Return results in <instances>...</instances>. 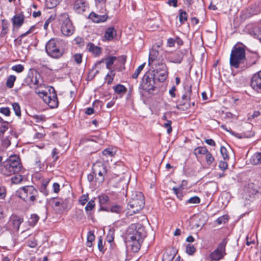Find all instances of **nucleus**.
Listing matches in <instances>:
<instances>
[{"label": "nucleus", "mask_w": 261, "mask_h": 261, "mask_svg": "<svg viewBox=\"0 0 261 261\" xmlns=\"http://www.w3.org/2000/svg\"><path fill=\"white\" fill-rule=\"evenodd\" d=\"M250 34L261 42V24L254 27L250 32Z\"/></svg>", "instance_id": "26"}, {"label": "nucleus", "mask_w": 261, "mask_h": 261, "mask_svg": "<svg viewBox=\"0 0 261 261\" xmlns=\"http://www.w3.org/2000/svg\"><path fill=\"white\" fill-rule=\"evenodd\" d=\"M8 23L5 22L4 20L2 21V30L0 33V36L1 37H4L8 32Z\"/></svg>", "instance_id": "36"}, {"label": "nucleus", "mask_w": 261, "mask_h": 261, "mask_svg": "<svg viewBox=\"0 0 261 261\" xmlns=\"http://www.w3.org/2000/svg\"><path fill=\"white\" fill-rule=\"evenodd\" d=\"M74 61L77 64H80L82 62V55L81 54H76L73 57Z\"/></svg>", "instance_id": "50"}, {"label": "nucleus", "mask_w": 261, "mask_h": 261, "mask_svg": "<svg viewBox=\"0 0 261 261\" xmlns=\"http://www.w3.org/2000/svg\"><path fill=\"white\" fill-rule=\"evenodd\" d=\"M39 217L36 214H32L29 219L28 222L31 226H34L39 220Z\"/></svg>", "instance_id": "37"}, {"label": "nucleus", "mask_w": 261, "mask_h": 261, "mask_svg": "<svg viewBox=\"0 0 261 261\" xmlns=\"http://www.w3.org/2000/svg\"><path fill=\"white\" fill-rule=\"evenodd\" d=\"M254 134L252 132H249L247 133H243L241 134H236L234 136L239 139H241L243 138H250L254 136Z\"/></svg>", "instance_id": "38"}, {"label": "nucleus", "mask_w": 261, "mask_h": 261, "mask_svg": "<svg viewBox=\"0 0 261 261\" xmlns=\"http://www.w3.org/2000/svg\"><path fill=\"white\" fill-rule=\"evenodd\" d=\"M102 210L106 211L107 212H110L113 213H116L117 214H120L123 213V207L122 205L119 204H115L112 205L110 208H101Z\"/></svg>", "instance_id": "23"}, {"label": "nucleus", "mask_w": 261, "mask_h": 261, "mask_svg": "<svg viewBox=\"0 0 261 261\" xmlns=\"http://www.w3.org/2000/svg\"><path fill=\"white\" fill-rule=\"evenodd\" d=\"M115 75V73L114 72V71L112 70H110L107 73L105 77V80L108 84H110L112 83Z\"/></svg>", "instance_id": "33"}, {"label": "nucleus", "mask_w": 261, "mask_h": 261, "mask_svg": "<svg viewBox=\"0 0 261 261\" xmlns=\"http://www.w3.org/2000/svg\"><path fill=\"white\" fill-rule=\"evenodd\" d=\"M12 69L13 71H15L18 73H20L23 71L24 67L23 65H22L21 64H18L16 65L13 66L12 67Z\"/></svg>", "instance_id": "49"}, {"label": "nucleus", "mask_w": 261, "mask_h": 261, "mask_svg": "<svg viewBox=\"0 0 261 261\" xmlns=\"http://www.w3.org/2000/svg\"><path fill=\"white\" fill-rule=\"evenodd\" d=\"M114 91L116 93L118 94H124L126 91V88L121 84H118L114 88Z\"/></svg>", "instance_id": "32"}, {"label": "nucleus", "mask_w": 261, "mask_h": 261, "mask_svg": "<svg viewBox=\"0 0 261 261\" xmlns=\"http://www.w3.org/2000/svg\"><path fill=\"white\" fill-rule=\"evenodd\" d=\"M250 86L256 92L261 94V70L253 75Z\"/></svg>", "instance_id": "13"}, {"label": "nucleus", "mask_w": 261, "mask_h": 261, "mask_svg": "<svg viewBox=\"0 0 261 261\" xmlns=\"http://www.w3.org/2000/svg\"><path fill=\"white\" fill-rule=\"evenodd\" d=\"M144 204V198L142 193L140 192H136L132 195V198L128 203V206L132 208L133 213H137L142 210Z\"/></svg>", "instance_id": "7"}, {"label": "nucleus", "mask_w": 261, "mask_h": 261, "mask_svg": "<svg viewBox=\"0 0 261 261\" xmlns=\"http://www.w3.org/2000/svg\"><path fill=\"white\" fill-rule=\"evenodd\" d=\"M24 16L22 14H16L12 18L13 25L19 28L24 22Z\"/></svg>", "instance_id": "19"}, {"label": "nucleus", "mask_w": 261, "mask_h": 261, "mask_svg": "<svg viewBox=\"0 0 261 261\" xmlns=\"http://www.w3.org/2000/svg\"><path fill=\"white\" fill-rule=\"evenodd\" d=\"M146 237V232L143 227L136 228L132 234H130L129 239L133 242L132 244L133 249L137 252L139 250L141 243Z\"/></svg>", "instance_id": "6"}, {"label": "nucleus", "mask_w": 261, "mask_h": 261, "mask_svg": "<svg viewBox=\"0 0 261 261\" xmlns=\"http://www.w3.org/2000/svg\"><path fill=\"white\" fill-rule=\"evenodd\" d=\"M116 30L113 27H109L106 29L104 36L107 40L111 41L116 37Z\"/></svg>", "instance_id": "21"}, {"label": "nucleus", "mask_w": 261, "mask_h": 261, "mask_svg": "<svg viewBox=\"0 0 261 261\" xmlns=\"http://www.w3.org/2000/svg\"><path fill=\"white\" fill-rule=\"evenodd\" d=\"M12 108L15 112V115L18 117L21 116V110L20 106L18 103L15 102L12 104Z\"/></svg>", "instance_id": "40"}, {"label": "nucleus", "mask_w": 261, "mask_h": 261, "mask_svg": "<svg viewBox=\"0 0 261 261\" xmlns=\"http://www.w3.org/2000/svg\"><path fill=\"white\" fill-rule=\"evenodd\" d=\"M184 54L182 51H177L171 57V62L175 63H180L183 59Z\"/></svg>", "instance_id": "24"}, {"label": "nucleus", "mask_w": 261, "mask_h": 261, "mask_svg": "<svg viewBox=\"0 0 261 261\" xmlns=\"http://www.w3.org/2000/svg\"><path fill=\"white\" fill-rule=\"evenodd\" d=\"M89 18L94 22L99 23L106 21L108 16L107 14L99 15L94 12H91L89 15Z\"/></svg>", "instance_id": "16"}, {"label": "nucleus", "mask_w": 261, "mask_h": 261, "mask_svg": "<svg viewBox=\"0 0 261 261\" xmlns=\"http://www.w3.org/2000/svg\"><path fill=\"white\" fill-rule=\"evenodd\" d=\"M207 149L205 147H198L194 150V154L197 156L200 154H205L207 152Z\"/></svg>", "instance_id": "30"}, {"label": "nucleus", "mask_w": 261, "mask_h": 261, "mask_svg": "<svg viewBox=\"0 0 261 261\" xmlns=\"http://www.w3.org/2000/svg\"><path fill=\"white\" fill-rule=\"evenodd\" d=\"M205 159L208 165H211L214 161V158L208 151L205 153Z\"/></svg>", "instance_id": "45"}, {"label": "nucleus", "mask_w": 261, "mask_h": 261, "mask_svg": "<svg viewBox=\"0 0 261 261\" xmlns=\"http://www.w3.org/2000/svg\"><path fill=\"white\" fill-rule=\"evenodd\" d=\"M22 168V166L19 157L16 155H12L7 160L2 163L0 170L3 175L11 176L19 173Z\"/></svg>", "instance_id": "1"}, {"label": "nucleus", "mask_w": 261, "mask_h": 261, "mask_svg": "<svg viewBox=\"0 0 261 261\" xmlns=\"http://www.w3.org/2000/svg\"><path fill=\"white\" fill-rule=\"evenodd\" d=\"M87 4L84 0H76L73 4L74 10L77 13H82L86 10Z\"/></svg>", "instance_id": "17"}, {"label": "nucleus", "mask_w": 261, "mask_h": 261, "mask_svg": "<svg viewBox=\"0 0 261 261\" xmlns=\"http://www.w3.org/2000/svg\"><path fill=\"white\" fill-rule=\"evenodd\" d=\"M11 144V142L8 139H4L2 141V145L4 147L7 148Z\"/></svg>", "instance_id": "64"}, {"label": "nucleus", "mask_w": 261, "mask_h": 261, "mask_svg": "<svg viewBox=\"0 0 261 261\" xmlns=\"http://www.w3.org/2000/svg\"><path fill=\"white\" fill-rule=\"evenodd\" d=\"M53 191L55 193H58L60 191V185L57 182L54 183L53 185Z\"/></svg>", "instance_id": "62"}, {"label": "nucleus", "mask_w": 261, "mask_h": 261, "mask_svg": "<svg viewBox=\"0 0 261 261\" xmlns=\"http://www.w3.org/2000/svg\"><path fill=\"white\" fill-rule=\"evenodd\" d=\"M93 173L96 179L101 182L104 180L105 175L107 173L106 166L101 162L94 164L92 168Z\"/></svg>", "instance_id": "12"}, {"label": "nucleus", "mask_w": 261, "mask_h": 261, "mask_svg": "<svg viewBox=\"0 0 261 261\" xmlns=\"http://www.w3.org/2000/svg\"><path fill=\"white\" fill-rule=\"evenodd\" d=\"M162 60H160L159 57V52L154 49H152L150 51L148 65L150 66L162 63Z\"/></svg>", "instance_id": "15"}, {"label": "nucleus", "mask_w": 261, "mask_h": 261, "mask_svg": "<svg viewBox=\"0 0 261 261\" xmlns=\"http://www.w3.org/2000/svg\"><path fill=\"white\" fill-rule=\"evenodd\" d=\"M227 239H224L220 242L217 248L211 254V258L213 261H219L226 255L225 248L227 243Z\"/></svg>", "instance_id": "11"}, {"label": "nucleus", "mask_w": 261, "mask_h": 261, "mask_svg": "<svg viewBox=\"0 0 261 261\" xmlns=\"http://www.w3.org/2000/svg\"><path fill=\"white\" fill-rule=\"evenodd\" d=\"M192 90H191V86H190L189 87H188L187 91L186 92L185 94H184L182 96V99H186L187 98H189V99L191 98V95Z\"/></svg>", "instance_id": "52"}, {"label": "nucleus", "mask_w": 261, "mask_h": 261, "mask_svg": "<svg viewBox=\"0 0 261 261\" xmlns=\"http://www.w3.org/2000/svg\"><path fill=\"white\" fill-rule=\"evenodd\" d=\"M61 203V200L54 199L53 201V206L54 208H57L58 207L60 206Z\"/></svg>", "instance_id": "60"}, {"label": "nucleus", "mask_w": 261, "mask_h": 261, "mask_svg": "<svg viewBox=\"0 0 261 261\" xmlns=\"http://www.w3.org/2000/svg\"><path fill=\"white\" fill-rule=\"evenodd\" d=\"M117 150L116 148L109 147L104 149L102 152V155L106 158H110L111 160L116 154Z\"/></svg>", "instance_id": "25"}, {"label": "nucleus", "mask_w": 261, "mask_h": 261, "mask_svg": "<svg viewBox=\"0 0 261 261\" xmlns=\"http://www.w3.org/2000/svg\"><path fill=\"white\" fill-rule=\"evenodd\" d=\"M98 249L100 252H104L105 249L104 247L102 244V238L101 237H98Z\"/></svg>", "instance_id": "54"}, {"label": "nucleus", "mask_w": 261, "mask_h": 261, "mask_svg": "<svg viewBox=\"0 0 261 261\" xmlns=\"http://www.w3.org/2000/svg\"><path fill=\"white\" fill-rule=\"evenodd\" d=\"M172 190H173L174 193L176 195L177 198L181 200L182 198L183 197V195H182V192H181L179 191V189L178 188L174 187V188H173Z\"/></svg>", "instance_id": "51"}, {"label": "nucleus", "mask_w": 261, "mask_h": 261, "mask_svg": "<svg viewBox=\"0 0 261 261\" xmlns=\"http://www.w3.org/2000/svg\"><path fill=\"white\" fill-rule=\"evenodd\" d=\"M145 63H143L140 65L137 69L135 70L134 73L132 75V77L133 79H137L140 74V73L141 72V71L143 70V68L144 67Z\"/></svg>", "instance_id": "44"}, {"label": "nucleus", "mask_w": 261, "mask_h": 261, "mask_svg": "<svg viewBox=\"0 0 261 261\" xmlns=\"http://www.w3.org/2000/svg\"><path fill=\"white\" fill-rule=\"evenodd\" d=\"M23 179V177L21 175H16L11 177V181L13 184H19Z\"/></svg>", "instance_id": "43"}, {"label": "nucleus", "mask_w": 261, "mask_h": 261, "mask_svg": "<svg viewBox=\"0 0 261 261\" xmlns=\"http://www.w3.org/2000/svg\"><path fill=\"white\" fill-rule=\"evenodd\" d=\"M10 222L13 226V228L17 231L19 229L20 225L23 222V219L18 216L14 215L11 217Z\"/></svg>", "instance_id": "22"}, {"label": "nucleus", "mask_w": 261, "mask_h": 261, "mask_svg": "<svg viewBox=\"0 0 261 261\" xmlns=\"http://www.w3.org/2000/svg\"><path fill=\"white\" fill-rule=\"evenodd\" d=\"M95 207V202L93 200H91L88 202L87 205L85 207V210L88 211H91Z\"/></svg>", "instance_id": "48"}, {"label": "nucleus", "mask_w": 261, "mask_h": 261, "mask_svg": "<svg viewBox=\"0 0 261 261\" xmlns=\"http://www.w3.org/2000/svg\"><path fill=\"white\" fill-rule=\"evenodd\" d=\"M219 167L223 171L226 170L228 168V164L225 161H220L219 164Z\"/></svg>", "instance_id": "57"}, {"label": "nucleus", "mask_w": 261, "mask_h": 261, "mask_svg": "<svg viewBox=\"0 0 261 261\" xmlns=\"http://www.w3.org/2000/svg\"><path fill=\"white\" fill-rule=\"evenodd\" d=\"M58 40L52 39L49 40L45 45V50L47 55L53 58L58 59L64 54V50L60 48Z\"/></svg>", "instance_id": "5"}, {"label": "nucleus", "mask_w": 261, "mask_h": 261, "mask_svg": "<svg viewBox=\"0 0 261 261\" xmlns=\"http://www.w3.org/2000/svg\"><path fill=\"white\" fill-rule=\"evenodd\" d=\"M200 202V199L198 196H193L191 197L188 200H187L186 202V204L190 203V204H198Z\"/></svg>", "instance_id": "41"}, {"label": "nucleus", "mask_w": 261, "mask_h": 261, "mask_svg": "<svg viewBox=\"0 0 261 261\" xmlns=\"http://www.w3.org/2000/svg\"><path fill=\"white\" fill-rule=\"evenodd\" d=\"M8 129V123L3 124L0 127V137L4 136L5 132Z\"/></svg>", "instance_id": "53"}, {"label": "nucleus", "mask_w": 261, "mask_h": 261, "mask_svg": "<svg viewBox=\"0 0 261 261\" xmlns=\"http://www.w3.org/2000/svg\"><path fill=\"white\" fill-rule=\"evenodd\" d=\"M98 198L100 205L106 204L109 200V196L105 194L99 196Z\"/></svg>", "instance_id": "42"}, {"label": "nucleus", "mask_w": 261, "mask_h": 261, "mask_svg": "<svg viewBox=\"0 0 261 261\" xmlns=\"http://www.w3.org/2000/svg\"><path fill=\"white\" fill-rule=\"evenodd\" d=\"M113 186L116 188H118L119 190H124V187L126 186V183L124 180L120 178L118 179L115 184H113Z\"/></svg>", "instance_id": "29"}, {"label": "nucleus", "mask_w": 261, "mask_h": 261, "mask_svg": "<svg viewBox=\"0 0 261 261\" xmlns=\"http://www.w3.org/2000/svg\"><path fill=\"white\" fill-rule=\"evenodd\" d=\"M220 152L224 160H228L229 156L227 153L226 148L224 146H221L220 148Z\"/></svg>", "instance_id": "46"}, {"label": "nucleus", "mask_w": 261, "mask_h": 261, "mask_svg": "<svg viewBox=\"0 0 261 261\" xmlns=\"http://www.w3.org/2000/svg\"><path fill=\"white\" fill-rule=\"evenodd\" d=\"M34 118L36 120V121L37 122L45 121V117L43 115H36L34 117Z\"/></svg>", "instance_id": "61"}, {"label": "nucleus", "mask_w": 261, "mask_h": 261, "mask_svg": "<svg viewBox=\"0 0 261 261\" xmlns=\"http://www.w3.org/2000/svg\"><path fill=\"white\" fill-rule=\"evenodd\" d=\"M44 86L41 84H38L36 87L33 88L35 89V92L43 100L47 103L51 108H56L58 106L59 102L58 100L57 93L53 87H50L49 89V94L43 90L40 89Z\"/></svg>", "instance_id": "2"}, {"label": "nucleus", "mask_w": 261, "mask_h": 261, "mask_svg": "<svg viewBox=\"0 0 261 261\" xmlns=\"http://www.w3.org/2000/svg\"><path fill=\"white\" fill-rule=\"evenodd\" d=\"M16 77L15 75H11L8 76L6 81V85L9 88H12L13 86Z\"/></svg>", "instance_id": "31"}, {"label": "nucleus", "mask_w": 261, "mask_h": 261, "mask_svg": "<svg viewBox=\"0 0 261 261\" xmlns=\"http://www.w3.org/2000/svg\"><path fill=\"white\" fill-rule=\"evenodd\" d=\"M153 69L152 75L159 82H164L168 76V70L166 65L162 62L151 66Z\"/></svg>", "instance_id": "9"}, {"label": "nucleus", "mask_w": 261, "mask_h": 261, "mask_svg": "<svg viewBox=\"0 0 261 261\" xmlns=\"http://www.w3.org/2000/svg\"><path fill=\"white\" fill-rule=\"evenodd\" d=\"M156 80L152 75V73L147 72L143 76L139 88L149 93L154 91L156 88Z\"/></svg>", "instance_id": "8"}, {"label": "nucleus", "mask_w": 261, "mask_h": 261, "mask_svg": "<svg viewBox=\"0 0 261 261\" xmlns=\"http://www.w3.org/2000/svg\"><path fill=\"white\" fill-rule=\"evenodd\" d=\"M195 251H196V248L194 246V245H191V244H188L186 246V252L188 254H189L190 255H192L194 254V253L195 252Z\"/></svg>", "instance_id": "39"}, {"label": "nucleus", "mask_w": 261, "mask_h": 261, "mask_svg": "<svg viewBox=\"0 0 261 261\" xmlns=\"http://www.w3.org/2000/svg\"><path fill=\"white\" fill-rule=\"evenodd\" d=\"M172 121L171 120H167V122L164 124V127L167 128L168 134H170L172 131L171 127Z\"/></svg>", "instance_id": "47"}, {"label": "nucleus", "mask_w": 261, "mask_h": 261, "mask_svg": "<svg viewBox=\"0 0 261 261\" xmlns=\"http://www.w3.org/2000/svg\"><path fill=\"white\" fill-rule=\"evenodd\" d=\"M19 197L30 204H33L38 195V191L33 186L21 187L17 191Z\"/></svg>", "instance_id": "4"}, {"label": "nucleus", "mask_w": 261, "mask_h": 261, "mask_svg": "<svg viewBox=\"0 0 261 261\" xmlns=\"http://www.w3.org/2000/svg\"><path fill=\"white\" fill-rule=\"evenodd\" d=\"M49 181V179L43 180L40 188V191L45 196L47 195L48 194V191L47 189V186L48 184Z\"/></svg>", "instance_id": "28"}, {"label": "nucleus", "mask_w": 261, "mask_h": 261, "mask_svg": "<svg viewBox=\"0 0 261 261\" xmlns=\"http://www.w3.org/2000/svg\"><path fill=\"white\" fill-rule=\"evenodd\" d=\"M38 76L40 75L35 72H29L24 80V83L29 86L31 88H33L34 87L38 85L39 84V81L38 80Z\"/></svg>", "instance_id": "14"}, {"label": "nucleus", "mask_w": 261, "mask_h": 261, "mask_svg": "<svg viewBox=\"0 0 261 261\" xmlns=\"http://www.w3.org/2000/svg\"><path fill=\"white\" fill-rule=\"evenodd\" d=\"M94 239L95 235L94 234L93 232L89 231L87 234V246L89 247H91L92 245V242L94 240Z\"/></svg>", "instance_id": "35"}, {"label": "nucleus", "mask_w": 261, "mask_h": 261, "mask_svg": "<svg viewBox=\"0 0 261 261\" xmlns=\"http://www.w3.org/2000/svg\"><path fill=\"white\" fill-rule=\"evenodd\" d=\"M246 61L245 49L244 47L239 45H234L230 54V65L232 68L238 69L242 68L241 66L244 64Z\"/></svg>", "instance_id": "3"}, {"label": "nucleus", "mask_w": 261, "mask_h": 261, "mask_svg": "<svg viewBox=\"0 0 261 261\" xmlns=\"http://www.w3.org/2000/svg\"><path fill=\"white\" fill-rule=\"evenodd\" d=\"M117 58L116 57L109 56L107 58L102 59L99 61H98L95 65L100 64L101 63L105 62L106 65V68L109 70H111V66L114 64V62L116 60Z\"/></svg>", "instance_id": "18"}, {"label": "nucleus", "mask_w": 261, "mask_h": 261, "mask_svg": "<svg viewBox=\"0 0 261 261\" xmlns=\"http://www.w3.org/2000/svg\"><path fill=\"white\" fill-rule=\"evenodd\" d=\"M0 113L5 115L6 116H9L10 115V109L8 107L0 108Z\"/></svg>", "instance_id": "55"}, {"label": "nucleus", "mask_w": 261, "mask_h": 261, "mask_svg": "<svg viewBox=\"0 0 261 261\" xmlns=\"http://www.w3.org/2000/svg\"><path fill=\"white\" fill-rule=\"evenodd\" d=\"M42 167L43 164L41 163L40 159L39 158H37L35 163V168L40 170Z\"/></svg>", "instance_id": "58"}, {"label": "nucleus", "mask_w": 261, "mask_h": 261, "mask_svg": "<svg viewBox=\"0 0 261 261\" xmlns=\"http://www.w3.org/2000/svg\"><path fill=\"white\" fill-rule=\"evenodd\" d=\"M59 21L62 24L61 32L64 36H69L74 33V27L67 13L61 14L59 16Z\"/></svg>", "instance_id": "10"}, {"label": "nucleus", "mask_w": 261, "mask_h": 261, "mask_svg": "<svg viewBox=\"0 0 261 261\" xmlns=\"http://www.w3.org/2000/svg\"><path fill=\"white\" fill-rule=\"evenodd\" d=\"M88 200V195H83L80 197V198L79 199V202L82 205H84L86 204V203L87 202Z\"/></svg>", "instance_id": "56"}, {"label": "nucleus", "mask_w": 261, "mask_h": 261, "mask_svg": "<svg viewBox=\"0 0 261 261\" xmlns=\"http://www.w3.org/2000/svg\"><path fill=\"white\" fill-rule=\"evenodd\" d=\"M86 49L96 56H98L101 54V48L95 45L93 43L89 42L87 44Z\"/></svg>", "instance_id": "20"}, {"label": "nucleus", "mask_w": 261, "mask_h": 261, "mask_svg": "<svg viewBox=\"0 0 261 261\" xmlns=\"http://www.w3.org/2000/svg\"><path fill=\"white\" fill-rule=\"evenodd\" d=\"M177 0H168L167 3L170 6L177 7Z\"/></svg>", "instance_id": "63"}, {"label": "nucleus", "mask_w": 261, "mask_h": 261, "mask_svg": "<svg viewBox=\"0 0 261 261\" xmlns=\"http://www.w3.org/2000/svg\"><path fill=\"white\" fill-rule=\"evenodd\" d=\"M250 161L252 164L255 165L261 164V152L254 153L250 158Z\"/></svg>", "instance_id": "27"}, {"label": "nucleus", "mask_w": 261, "mask_h": 261, "mask_svg": "<svg viewBox=\"0 0 261 261\" xmlns=\"http://www.w3.org/2000/svg\"><path fill=\"white\" fill-rule=\"evenodd\" d=\"M35 29V25H33L32 26L30 29L27 31L25 33L21 34L20 36H19V38L20 39L22 38L23 37H24V36H25L26 35L30 34V33H32L34 32V30Z\"/></svg>", "instance_id": "59"}, {"label": "nucleus", "mask_w": 261, "mask_h": 261, "mask_svg": "<svg viewBox=\"0 0 261 261\" xmlns=\"http://www.w3.org/2000/svg\"><path fill=\"white\" fill-rule=\"evenodd\" d=\"M179 20L181 24H183L187 20L188 14L186 11L182 10H179Z\"/></svg>", "instance_id": "34"}]
</instances>
